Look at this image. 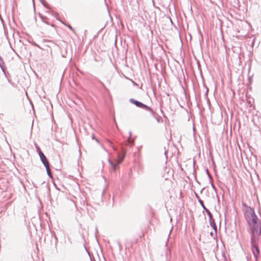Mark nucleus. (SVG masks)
Returning <instances> with one entry per match:
<instances>
[{
    "mask_svg": "<svg viewBox=\"0 0 261 261\" xmlns=\"http://www.w3.org/2000/svg\"><path fill=\"white\" fill-rule=\"evenodd\" d=\"M169 19H170V20L171 23L172 24H173V21H172V19H171V17H169Z\"/></svg>",
    "mask_w": 261,
    "mask_h": 261,
    "instance_id": "27",
    "label": "nucleus"
},
{
    "mask_svg": "<svg viewBox=\"0 0 261 261\" xmlns=\"http://www.w3.org/2000/svg\"><path fill=\"white\" fill-rule=\"evenodd\" d=\"M33 45L34 46H37V47H40V46H39V45H38L36 43H35V42H34V43H33Z\"/></svg>",
    "mask_w": 261,
    "mask_h": 261,
    "instance_id": "25",
    "label": "nucleus"
},
{
    "mask_svg": "<svg viewBox=\"0 0 261 261\" xmlns=\"http://www.w3.org/2000/svg\"><path fill=\"white\" fill-rule=\"evenodd\" d=\"M42 14H41V13H39V17H41V16H42Z\"/></svg>",
    "mask_w": 261,
    "mask_h": 261,
    "instance_id": "29",
    "label": "nucleus"
},
{
    "mask_svg": "<svg viewBox=\"0 0 261 261\" xmlns=\"http://www.w3.org/2000/svg\"><path fill=\"white\" fill-rule=\"evenodd\" d=\"M250 210V216L246 218V221L250 227L251 236H260L261 234L260 223L255 213L254 209L249 207Z\"/></svg>",
    "mask_w": 261,
    "mask_h": 261,
    "instance_id": "1",
    "label": "nucleus"
},
{
    "mask_svg": "<svg viewBox=\"0 0 261 261\" xmlns=\"http://www.w3.org/2000/svg\"><path fill=\"white\" fill-rule=\"evenodd\" d=\"M247 261H248V260Z\"/></svg>",
    "mask_w": 261,
    "mask_h": 261,
    "instance_id": "34",
    "label": "nucleus"
},
{
    "mask_svg": "<svg viewBox=\"0 0 261 261\" xmlns=\"http://www.w3.org/2000/svg\"><path fill=\"white\" fill-rule=\"evenodd\" d=\"M255 38H254L252 41V42H251V46L253 47L254 45V43H255Z\"/></svg>",
    "mask_w": 261,
    "mask_h": 261,
    "instance_id": "20",
    "label": "nucleus"
},
{
    "mask_svg": "<svg viewBox=\"0 0 261 261\" xmlns=\"http://www.w3.org/2000/svg\"><path fill=\"white\" fill-rule=\"evenodd\" d=\"M129 133V137H130L131 135H132L131 132H130Z\"/></svg>",
    "mask_w": 261,
    "mask_h": 261,
    "instance_id": "32",
    "label": "nucleus"
},
{
    "mask_svg": "<svg viewBox=\"0 0 261 261\" xmlns=\"http://www.w3.org/2000/svg\"><path fill=\"white\" fill-rule=\"evenodd\" d=\"M99 81V82H100V84L102 85V87H103V88L105 89V90H106V91H109L108 89V88L105 86V85H104V84H103L102 82H101V81Z\"/></svg>",
    "mask_w": 261,
    "mask_h": 261,
    "instance_id": "16",
    "label": "nucleus"
},
{
    "mask_svg": "<svg viewBox=\"0 0 261 261\" xmlns=\"http://www.w3.org/2000/svg\"><path fill=\"white\" fill-rule=\"evenodd\" d=\"M206 173H207V175H208V177H209L210 178H211V175H210V173H209L208 170V169H206Z\"/></svg>",
    "mask_w": 261,
    "mask_h": 261,
    "instance_id": "21",
    "label": "nucleus"
},
{
    "mask_svg": "<svg viewBox=\"0 0 261 261\" xmlns=\"http://www.w3.org/2000/svg\"><path fill=\"white\" fill-rule=\"evenodd\" d=\"M243 204V206H245V207H248V208H249V206H248L246 205V204H245V203H243V204Z\"/></svg>",
    "mask_w": 261,
    "mask_h": 261,
    "instance_id": "26",
    "label": "nucleus"
},
{
    "mask_svg": "<svg viewBox=\"0 0 261 261\" xmlns=\"http://www.w3.org/2000/svg\"><path fill=\"white\" fill-rule=\"evenodd\" d=\"M260 236H251V250L255 261H258V257L260 255V250L258 244Z\"/></svg>",
    "mask_w": 261,
    "mask_h": 261,
    "instance_id": "2",
    "label": "nucleus"
},
{
    "mask_svg": "<svg viewBox=\"0 0 261 261\" xmlns=\"http://www.w3.org/2000/svg\"><path fill=\"white\" fill-rule=\"evenodd\" d=\"M211 186H212V188L215 190L216 191V188L215 186V185H214V184L213 182H211Z\"/></svg>",
    "mask_w": 261,
    "mask_h": 261,
    "instance_id": "22",
    "label": "nucleus"
},
{
    "mask_svg": "<svg viewBox=\"0 0 261 261\" xmlns=\"http://www.w3.org/2000/svg\"><path fill=\"white\" fill-rule=\"evenodd\" d=\"M104 1H105V5H106V6H107V8H108V10L109 14V15H110V17H111V19H112V16H111V15H110V11H109L108 5V4L106 3V0H104Z\"/></svg>",
    "mask_w": 261,
    "mask_h": 261,
    "instance_id": "17",
    "label": "nucleus"
},
{
    "mask_svg": "<svg viewBox=\"0 0 261 261\" xmlns=\"http://www.w3.org/2000/svg\"><path fill=\"white\" fill-rule=\"evenodd\" d=\"M153 113H154L153 114L152 113H150V114H151L152 117L156 120V121L158 122H160V118L157 117V114L155 113V112L154 111H153Z\"/></svg>",
    "mask_w": 261,
    "mask_h": 261,
    "instance_id": "13",
    "label": "nucleus"
},
{
    "mask_svg": "<svg viewBox=\"0 0 261 261\" xmlns=\"http://www.w3.org/2000/svg\"><path fill=\"white\" fill-rule=\"evenodd\" d=\"M209 219H210V225L213 228V229L215 230V233H216L215 235H216V237H217V225L215 222L214 219H213V215L212 213H211V218L209 217Z\"/></svg>",
    "mask_w": 261,
    "mask_h": 261,
    "instance_id": "6",
    "label": "nucleus"
},
{
    "mask_svg": "<svg viewBox=\"0 0 261 261\" xmlns=\"http://www.w3.org/2000/svg\"><path fill=\"white\" fill-rule=\"evenodd\" d=\"M168 254H170V249L167 248L166 251V255L167 256Z\"/></svg>",
    "mask_w": 261,
    "mask_h": 261,
    "instance_id": "18",
    "label": "nucleus"
},
{
    "mask_svg": "<svg viewBox=\"0 0 261 261\" xmlns=\"http://www.w3.org/2000/svg\"><path fill=\"white\" fill-rule=\"evenodd\" d=\"M195 195L196 198L198 200L199 203H200V205L201 206V207L203 208L204 211L206 213V214L208 215V217L211 218V213H212L209 211V210H208L205 207V206L204 204L203 201L200 199V198L199 196V195H198V194H197L196 192H195Z\"/></svg>",
    "mask_w": 261,
    "mask_h": 261,
    "instance_id": "4",
    "label": "nucleus"
},
{
    "mask_svg": "<svg viewBox=\"0 0 261 261\" xmlns=\"http://www.w3.org/2000/svg\"><path fill=\"white\" fill-rule=\"evenodd\" d=\"M203 189H201L200 192L202 193V191H203Z\"/></svg>",
    "mask_w": 261,
    "mask_h": 261,
    "instance_id": "33",
    "label": "nucleus"
},
{
    "mask_svg": "<svg viewBox=\"0 0 261 261\" xmlns=\"http://www.w3.org/2000/svg\"><path fill=\"white\" fill-rule=\"evenodd\" d=\"M46 168V172H47V174L48 175V176L50 177V178H52V174H51V173L49 170V165H48L47 166H44Z\"/></svg>",
    "mask_w": 261,
    "mask_h": 261,
    "instance_id": "9",
    "label": "nucleus"
},
{
    "mask_svg": "<svg viewBox=\"0 0 261 261\" xmlns=\"http://www.w3.org/2000/svg\"><path fill=\"white\" fill-rule=\"evenodd\" d=\"M92 139L95 140L96 141V142H98V140L96 138H95V136L93 134L92 135Z\"/></svg>",
    "mask_w": 261,
    "mask_h": 261,
    "instance_id": "24",
    "label": "nucleus"
},
{
    "mask_svg": "<svg viewBox=\"0 0 261 261\" xmlns=\"http://www.w3.org/2000/svg\"><path fill=\"white\" fill-rule=\"evenodd\" d=\"M41 2L42 4L43 5V6H44V7H45V8H47V9L48 8V4H47V3L46 2H44V1H43V0H42V1H41Z\"/></svg>",
    "mask_w": 261,
    "mask_h": 261,
    "instance_id": "14",
    "label": "nucleus"
},
{
    "mask_svg": "<svg viewBox=\"0 0 261 261\" xmlns=\"http://www.w3.org/2000/svg\"><path fill=\"white\" fill-rule=\"evenodd\" d=\"M129 101L131 103L135 105L137 107L141 108L146 111L149 112L150 113H153V109L150 108V107L148 106L147 105L143 103V102L138 101L136 99H135L134 98H130L129 99Z\"/></svg>",
    "mask_w": 261,
    "mask_h": 261,
    "instance_id": "3",
    "label": "nucleus"
},
{
    "mask_svg": "<svg viewBox=\"0 0 261 261\" xmlns=\"http://www.w3.org/2000/svg\"><path fill=\"white\" fill-rule=\"evenodd\" d=\"M65 26L68 28L71 31H72L74 33H75L74 29L72 27V26L68 23H64Z\"/></svg>",
    "mask_w": 261,
    "mask_h": 261,
    "instance_id": "12",
    "label": "nucleus"
},
{
    "mask_svg": "<svg viewBox=\"0 0 261 261\" xmlns=\"http://www.w3.org/2000/svg\"><path fill=\"white\" fill-rule=\"evenodd\" d=\"M124 156H123L122 160L124 159ZM119 161L121 162L122 161V158L121 159L120 161Z\"/></svg>",
    "mask_w": 261,
    "mask_h": 261,
    "instance_id": "31",
    "label": "nucleus"
},
{
    "mask_svg": "<svg viewBox=\"0 0 261 261\" xmlns=\"http://www.w3.org/2000/svg\"><path fill=\"white\" fill-rule=\"evenodd\" d=\"M36 150L38 154H39V152H40V151H42L40 149V147L36 145Z\"/></svg>",
    "mask_w": 261,
    "mask_h": 261,
    "instance_id": "19",
    "label": "nucleus"
},
{
    "mask_svg": "<svg viewBox=\"0 0 261 261\" xmlns=\"http://www.w3.org/2000/svg\"><path fill=\"white\" fill-rule=\"evenodd\" d=\"M47 12L50 13L53 16L57 18V19L59 20V19L57 17V16L59 15L58 13L57 12H53V11H51V10H49Z\"/></svg>",
    "mask_w": 261,
    "mask_h": 261,
    "instance_id": "10",
    "label": "nucleus"
},
{
    "mask_svg": "<svg viewBox=\"0 0 261 261\" xmlns=\"http://www.w3.org/2000/svg\"><path fill=\"white\" fill-rule=\"evenodd\" d=\"M0 67L4 73L5 76L7 77V74L6 72V68L5 67V62L1 57H0Z\"/></svg>",
    "mask_w": 261,
    "mask_h": 261,
    "instance_id": "8",
    "label": "nucleus"
},
{
    "mask_svg": "<svg viewBox=\"0 0 261 261\" xmlns=\"http://www.w3.org/2000/svg\"><path fill=\"white\" fill-rule=\"evenodd\" d=\"M39 155L41 162L42 163L44 166L49 165V163L47 158L46 157V156L44 155L42 151H40V152H39Z\"/></svg>",
    "mask_w": 261,
    "mask_h": 261,
    "instance_id": "5",
    "label": "nucleus"
},
{
    "mask_svg": "<svg viewBox=\"0 0 261 261\" xmlns=\"http://www.w3.org/2000/svg\"><path fill=\"white\" fill-rule=\"evenodd\" d=\"M6 77L7 78L9 83H10L12 85H14V83L10 80H9L8 79V76Z\"/></svg>",
    "mask_w": 261,
    "mask_h": 261,
    "instance_id": "23",
    "label": "nucleus"
},
{
    "mask_svg": "<svg viewBox=\"0 0 261 261\" xmlns=\"http://www.w3.org/2000/svg\"><path fill=\"white\" fill-rule=\"evenodd\" d=\"M109 163L114 171L117 170L119 165L120 164V162H119L118 160L116 161L115 162H113L111 160H109Z\"/></svg>",
    "mask_w": 261,
    "mask_h": 261,
    "instance_id": "7",
    "label": "nucleus"
},
{
    "mask_svg": "<svg viewBox=\"0 0 261 261\" xmlns=\"http://www.w3.org/2000/svg\"><path fill=\"white\" fill-rule=\"evenodd\" d=\"M210 235H211V236H212V237H213V236H214V233H213V232H211L210 233Z\"/></svg>",
    "mask_w": 261,
    "mask_h": 261,
    "instance_id": "28",
    "label": "nucleus"
},
{
    "mask_svg": "<svg viewBox=\"0 0 261 261\" xmlns=\"http://www.w3.org/2000/svg\"><path fill=\"white\" fill-rule=\"evenodd\" d=\"M108 143L110 145V146H111L114 149V150H116V148H115V147L114 146V145H113V144L112 142L108 141Z\"/></svg>",
    "mask_w": 261,
    "mask_h": 261,
    "instance_id": "15",
    "label": "nucleus"
},
{
    "mask_svg": "<svg viewBox=\"0 0 261 261\" xmlns=\"http://www.w3.org/2000/svg\"><path fill=\"white\" fill-rule=\"evenodd\" d=\"M41 19V20L44 22V23L47 24H49V23L46 21V20L47 19V17L44 16L43 15H42V16H41V17H40Z\"/></svg>",
    "mask_w": 261,
    "mask_h": 261,
    "instance_id": "11",
    "label": "nucleus"
},
{
    "mask_svg": "<svg viewBox=\"0 0 261 261\" xmlns=\"http://www.w3.org/2000/svg\"><path fill=\"white\" fill-rule=\"evenodd\" d=\"M124 156H123L122 160L124 159ZM119 161L121 162L122 161V158L121 159L120 161Z\"/></svg>",
    "mask_w": 261,
    "mask_h": 261,
    "instance_id": "30",
    "label": "nucleus"
}]
</instances>
